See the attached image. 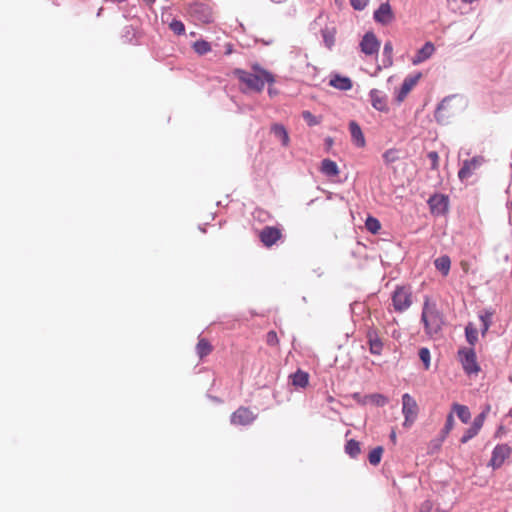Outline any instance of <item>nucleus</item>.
Wrapping results in <instances>:
<instances>
[{"mask_svg": "<svg viewBox=\"0 0 512 512\" xmlns=\"http://www.w3.org/2000/svg\"><path fill=\"white\" fill-rule=\"evenodd\" d=\"M435 47L434 44L430 41L426 42L414 55L412 58L413 65H419L426 60H428L434 53Z\"/></svg>", "mask_w": 512, "mask_h": 512, "instance_id": "nucleus-18", "label": "nucleus"}, {"mask_svg": "<svg viewBox=\"0 0 512 512\" xmlns=\"http://www.w3.org/2000/svg\"><path fill=\"white\" fill-rule=\"evenodd\" d=\"M302 116L309 126H316L320 123V120L308 110L303 111Z\"/></svg>", "mask_w": 512, "mask_h": 512, "instance_id": "nucleus-40", "label": "nucleus"}, {"mask_svg": "<svg viewBox=\"0 0 512 512\" xmlns=\"http://www.w3.org/2000/svg\"><path fill=\"white\" fill-rule=\"evenodd\" d=\"M268 92L270 95L274 94V91L271 88H269Z\"/></svg>", "mask_w": 512, "mask_h": 512, "instance_id": "nucleus-52", "label": "nucleus"}, {"mask_svg": "<svg viewBox=\"0 0 512 512\" xmlns=\"http://www.w3.org/2000/svg\"><path fill=\"white\" fill-rule=\"evenodd\" d=\"M349 131H350L351 139H352V142L354 143V145L359 148L364 147L366 144V141H365V137L363 135V132H362L359 124L355 121H351L349 123Z\"/></svg>", "mask_w": 512, "mask_h": 512, "instance_id": "nucleus-19", "label": "nucleus"}, {"mask_svg": "<svg viewBox=\"0 0 512 512\" xmlns=\"http://www.w3.org/2000/svg\"><path fill=\"white\" fill-rule=\"evenodd\" d=\"M292 384L296 387L304 388L308 385L309 376L308 373L297 370L294 374L290 376Z\"/></svg>", "mask_w": 512, "mask_h": 512, "instance_id": "nucleus-25", "label": "nucleus"}, {"mask_svg": "<svg viewBox=\"0 0 512 512\" xmlns=\"http://www.w3.org/2000/svg\"><path fill=\"white\" fill-rule=\"evenodd\" d=\"M125 29H126V34H129L130 31L133 30V28L131 26H126Z\"/></svg>", "mask_w": 512, "mask_h": 512, "instance_id": "nucleus-49", "label": "nucleus"}, {"mask_svg": "<svg viewBox=\"0 0 512 512\" xmlns=\"http://www.w3.org/2000/svg\"><path fill=\"white\" fill-rule=\"evenodd\" d=\"M369 351L373 355H381L383 351V342L375 329H369L366 333Z\"/></svg>", "mask_w": 512, "mask_h": 512, "instance_id": "nucleus-15", "label": "nucleus"}, {"mask_svg": "<svg viewBox=\"0 0 512 512\" xmlns=\"http://www.w3.org/2000/svg\"><path fill=\"white\" fill-rule=\"evenodd\" d=\"M419 413V407L414 399L409 393H404L402 395V414L404 416L403 426L405 428H410L417 419Z\"/></svg>", "mask_w": 512, "mask_h": 512, "instance_id": "nucleus-3", "label": "nucleus"}, {"mask_svg": "<svg viewBox=\"0 0 512 512\" xmlns=\"http://www.w3.org/2000/svg\"><path fill=\"white\" fill-rule=\"evenodd\" d=\"M321 35L324 45L331 50L335 44L336 28L326 26L321 29Z\"/></svg>", "mask_w": 512, "mask_h": 512, "instance_id": "nucleus-23", "label": "nucleus"}, {"mask_svg": "<svg viewBox=\"0 0 512 512\" xmlns=\"http://www.w3.org/2000/svg\"><path fill=\"white\" fill-rule=\"evenodd\" d=\"M392 53H393V45L390 41H387L383 47V65H384V67H388V66L392 65V63H393Z\"/></svg>", "mask_w": 512, "mask_h": 512, "instance_id": "nucleus-29", "label": "nucleus"}, {"mask_svg": "<svg viewBox=\"0 0 512 512\" xmlns=\"http://www.w3.org/2000/svg\"><path fill=\"white\" fill-rule=\"evenodd\" d=\"M380 48V42L373 32H366L360 42L361 52L365 55L377 54Z\"/></svg>", "mask_w": 512, "mask_h": 512, "instance_id": "nucleus-7", "label": "nucleus"}, {"mask_svg": "<svg viewBox=\"0 0 512 512\" xmlns=\"http://www.w3.org/2000/svg\"><path fill=\"white\" fill-rule=\"evenodd\" d=\"M428 158L431 160V169L435 170L438 168L439 156L435 151H431L428 153Z\"/></svg>", "mask_w": 512, "mask_h": 512, "instance_id": "nucleus-45", "label": "nucleus"}, {"mask_svg": "<svg viewBox=\"0 0 512 512\" xmlns=\"http://www.w3.org/2000/svg\"><path fill=\"white\" fill-rule=\"evenodd\" d=\"M452 409L457 414L461 422L467 424L470 421L471 413L467 406L454 403Z\"/></svg>", "mask_w": 512, "mask_h": 512, "instance_id": "nucleus-26", "label": "nucleus"}, {"mask_svg": "<svg viewBox=\"0 0 512 512\" xmlns=\"http://www.w3.org/2000/svg\"><path fill=\"white\" fill-rule=\"evenodd\" d=\"M451 96L445 97L437 106L434 117L439 124H447L453 112L450 111Z\"/></svg>", "mask_w": 512, "mask_h": 512, "instance_id": "nucleus-9", "label": "nucleus"}, {"mask_svg": "<svg viewBox=\"0 0 512 512\" xmlns=\"http://www.w3.org/2000/svg\"><path fill=\"white\" fill-rule=\"evenodd\" d=\"M481 330H482L483 335L488 331V330H485V326H482Z\"/></svg>", "mask_w": 512, "mask_h": 512, "instance_id": "nucleus-51", "label": "nucleus"}, {"mask_svg": "<svg viewBox=\"0 0 512 512\" xmlns=\"http://www.w3.org/2000/svg\"><path fill=\"white\" fill-rule=\"evenodd\" d=\"M271 133L280 140L282 146L287 147L290 142V138L286 128L279 123H275L271 126Z\"/></svg>", "mask_w": 512, "mask_h": 512, "instance_id": "nucleus-21", "label": "nucleus"}, {"mask_svg": "<svg viewBox=\"0 0 512 512\" xmlns=\"http://www.w3.org/2000/svg\"><path fill=\"white\" fill-rule=\"evenodd\" d=\"M255 420V415L248 408L240 407L231 415V423L234 425H249Z\"/></svg>", "mask_w": 512, "mask_h": 512, "instance_id": "nucleus-13", "label": "nucleus"}, {"mask_svg": "<svg viewBox=\"0 0 512 512\" xmlns=\"http://www.w3.org/2000/svg\"><path fill=\"white\" fill-rule=\"evenodd\" d=\"M350 3L355 10L361 11L366 8L369 0H350Z\"/></svg>", "mask_w": 512, "mask_h": 512, "instance_id": "nucleus-42", "label": "nucleus"}, {"mask_svg": "<svg viewBox=\"0 0 512 512\" xmlns=\"http://www.w3.org/2000/svg\"><path fill=\"white\" fill-rule=\"evenodd\" d=\"M329 85L341 91H347L352 88V81L349 77L339 74L331 75Z\"/></svg>", "mask_w": 512, "mask_h": 512, "instance_id": "nucleus-20", "label": "nucleus"}, {"mask_svg": "<svg viewBox=\"0 0 512 512\" xmlns=\"http://www.w3.org/2000/svg\"><path fill=\"white\" fill-rule=\"evenodd\" d=\"M435 268L443 275L447 276L451 267L450 257L442 255L434 260Z\"/></svg>", "mask_w": 512, "mask_h": 512, "instance_id": "nucleus-24", "label": "nucleus"}, {"mask_svg": "<svg viewBox=\"0 0 512 512\" xmlns=\"http://www.w3.org/2000/svg\"><path fill=\"white\" fill-rule=\"evenodd\" d=\"M374 20L382 25H388L394 20L392 8L388 2L380 4L377 10L374 11Z\"/></svg>", "mask_w": 512, "mask_h": 512, "instance_id": "nucleus-12", "label": "nucleus"}, {"mask_svg": "<svg viewBox=\"0 0 512 512\" xmlns=\"http://www.w3.org/2000/svg\"><path fill=\"white\" fill-rule=\"evenodd\" d=\"M419 358L423 362L425 369L428 370L430 367V360H431L430 350L426 347L420 348Z\"/></svg>", "mask_w": 512, "mask_h": 512, "instance_id": "nucleus-38", "label": "nucleus"}, {"mask_svg": "<svg viewBox=\"0 0 512 512\" xmlns=\"http://www.w3.org/2000/svg\"><path fill=\"white\" fill-rule=\"evenodd\" d=\"M169 28L176 34V35H183L185 33V25L182 21L173 19L170 24Z\"/></svg>", "mask_w": 512, "mask_h": 512, "instance_id": "nucleus-34", "label": "nucleus"}, {"mask_svg": "<svg viewBox=\"0 0 512 512\" xmlns=\"http://www.w3.org/2000/svg\"><path fill=\"white\" fill-rule=\"evenodd\" d=\"M392 304L397 312H404L412 305V293L405 286H397L392 293Z\"/></svg>", "mask_w": 512, "mask_h": 512, "instance_id": "nucleus-4", "label": "nucleus"}, {"mask_svg": "<svg viewBox=\"0 0 512 512\" xmlns=\"http://www.w3.org/2000/svg\"><path fill=\"white\" fill-rule=\"evenodd\" d=\"M463 370L466 374H477L480 367L476 360V354L473 349H461L458 352Z\"/></svg>", "mask_w": 512, "mask_h": 512, "instance_id": "nucleus-5", "label": "nucleus"}, {"mask_svg": "<svg viewBox=\"0 0 512 512\" xmlns=\"http://www.w3.org/2000/svg\"><path fill=\"white\" fill-rule=\"evenodd\" d=\"M370 102L374 109L384 112L387 111V97L386 95L378 90V89H371L369 92Z\"/></svg>", "mask_w": 512, "mask_h": 512, "instance_id": "nucleus-17", "label": "nucleus"}, {"mask_svg": "<svg viewBox=\"0 0 512 512\" xmlns=\"http://www.w3.org/2000/svg\"><path fill=\"white\" fill-rule=\"evenodd\" d=\"M510 453L511 448L507 444L496 445L492 451L489 465L492 466L493 469L500 468Z\"/></svg>", "mask_w": 512, "mask_h": 512, "instance_id": "nucleus-8", "label": "nucleus"}, {"mask_svg": "<svg viewBox=\"0 0 512 512\" xmlns=\"http://www.w3.org/2000/svg\"><path fill=\"white\" fill-rule=\"evenodd\" d=\"M431 511H432V503L429 500L424 501L420 506L419 512H431Z\"/></svg>", "mask_w": 512, "mask_h": 512, "instance_id": "nucleus-47", "label": "nucleus"}, {"mask_svg": "<svg viewBox=\"0 0 512 512\" xmlns=\"http://www.w3.org/2000/svg\"><path fill=\"white\" fill-rule=\"evenodd\" d=\"M194 51L199 55H204L211 50V45L205 40H197L193 44Z\"/></svg>", "mask_w": 512, "mask_h": 512, "instance_id": "nucleus-33", "label": "nucleus"}, {"mask_svg": "<svg viewBox=\"0 0 512 512\" xmlns=\"http://www.w3.org/2000/svg\"><path fill=\"white\" fill-rule=\"evenodd\" d=\"M345 452L351 458H356L361 452L360 443L354 439L348 440L345 445Z\"/></svg>", "mask_w": 512, "mask_h": 512, "instance_id": "nucleus-28", "label": "nucleus"}, {"mask_svg": "<svg viewBox=\"0 0 512 512\" xmlns=\"http://www.w3.org/2000/svg\"><path fill=\"white\" fill-rule=\"evenodd\" d=\"M365 227L372 234H377L381 229V224L377 218L368 216L365 221Z\"/></svg>", "mask_w": 512, "mask_h": 512, "instance_id": "nucleus-32", "label": "nucleus"}, {"mask_svg": "<svg viewBox=\"0 0 512 512\" xmlns=\"http://www.w3.org/2000/svg\"><path fill=\"white\" fill-rule=\"evenodd\" d=\"M420 77H421V73H418L416 75H409V76L405 77V79L403 80V83L401 84V87L396 95V100L399 103L402 102L406 98L408 93L417 84Z\"/></svg>", "mask_w": 512, "mask_h": 512, "instance_id": "nucleus-14", "label": "nucleus"}, {"mask_svg": "<svg viewBox=\"0 0 512 512\" xmlns=\"http://www.w3.org/2000/svg\"><path fill=\"white\" fill-rule=\"evenodd\" d=\"M484 159L481 156H475L470 160H465L462 164V167L458 171V177L460 180L468 179L477 168H479Z\"/></svg>", "mask_w": 512, "mask_h": 512, "instance_id": "nucleus-10", "label": "nucleus"}, {"mask_svg": "<svg viewBox=\"0 0 512 512\" xmlns=\"http://www.w3.org/2000/svg\"><path fill=\"white\" fill-rule=\"evenodd\" d=\"M480 321L482 323V326H485V330H488L492 323V313L486 312L480 315Z\"/></svg>", "mask_w": 512, "mask_h": 512, "instance_id": "nucleus-41", "label": "nucleus"}, {"mask_svg": "<svg viewBox=\"0 0 512 512\" xmlns=\"http://www.w3.org/2000/svg\"><path fill=\"white\" fill-rule=\"evenodd\" d=\"M431 211L435 214L441 215L448 210V198L444 195L435 194L428 200Z\"/></svg>", "mask_w": 512, "mask_h": 512, "instance_id": "nucleus-16", "label": "nucleus"}, {"mask_svg": "<svg viewBox=\"0 0 512 512\" xmlns=\"http://www.w3.org/2000/svg\"><path fill=\"white\" fill-rule=\"evenodd\" d=\"M278 336H277V333L275 331H269L266 335V342L268 345L270 346H275L276 344H278Z\"/></svg>", "mask_w": 512, "mask_h": 512, "instance_id": "nucleus-43", "label": "nucleus"}, {"mask_svg": "<svg viewBox=\"0 0 512 512\" xmlns=\"http://www.w3.org/2000/svg\"><path fill=\"white\" fill-rule=\"evenodd\" d=\"M212 351L211 344L204 338L199 339L196 345V353L200 359L204 358Z\"/></svg>", "mask_w": 512, "mask_h": 512, "instance_id": "nucleus-27", "label": "nucleus"}, {"mask_svg": "<svg viewBox=\"0 0 512 512\" xmlns=\"http://www.w3.org/2000/svg\"><path fill=\"white\" fill-rule=\"evenodd\" d=\"M421 322L424 324L425 332L430 337L436 336L441 332L444 319L442 313L435 304L425 300L421 313Z\"/></svg>", "mask_w": 512, "mask_h": 512, "instance_id": "nucleus-2", "label": "nucleus"}, {"mask_svg": "<svg viewBox=\"0 0 512 512\" xmlns=\"http://www.w3.org/2000/svg\"><path fill=\"white\" fill-rule=\"evenodd\" d=\"M234 75L248 90L254 92H261L266 83L272 84L275 82L274 75L262 68L259 64L252 66V72L243 69H235Z\"/></svg>", "mask_w": 512, "mask_h": 512, "instance_id": "nucleus-1", "label": "nucleus"}, {"mask_svg": "<svg viewBox=\"0 0 512 512\" xmlns=\"http://www.w3.org/2000/svg\"><path fill=\"white\" fill-rule=\"evenodd\" d=\"M478 433L479 431L471 425L462 435L460 442L465 444L474 438Z\"/></svg>", "mask_w": 512, "mask_h": 512, "instance_id": "nucleus-39", "label": "nucleus"}, {"mask_svg": "<svg viewBox=\"0 0 512 512\" xmlns=\"http://www.w3.org/2000/svg\"><path fill=\"white\" fill-rule=\"evenodd\" d=\"M383 159L385 162L387 163H391V162H394L396 160V155H395V151L394 150H387L384 154H383Z\"/></svg>", "mask_w": 512, "mask_h": 512, "instance_id": "nucleus-46", "label": "nucleus"}, {"mask_svg": "<svg viewBox=\"0 0 512 512\" xmlns=\"http://www.w3.org/2000/svg\"><path fill=\"white\" fill-rule=\"evenodd\" d=\"M465 336L467 342L474 345L478 339V332L476 329L472 328L471 325H468L465 328Z\"/></svg>", "mask_w": 512, "mask_h": 512, "instance_id": "nucleus-37", "label": "nucleus"}, {"mask_svg": "<svg viewBox=\"0 0 512 512\" xmlns=\"http://www.w3.org/2000/svg\"><path fill=\"white\" fill-rule=\"evenodd\" d=\"M102 8L99 9L97 15L99 16L101 14Z\"/></svg>", "mask_w": 512, "mask_h": 512, "instance_id": "nucleus-53", "label": "nucleus"}, {"mask_svg": "<svg viewBox=\"0 0 512 512\" xmlns=\"http://www.w3.org/2000/svg\"><path fill=\"white\" fill-rule=\"evenodd\" d=\"M444 440H445V438H443L442 436H440L439 438L433 439L430 442V446H429L431 449V453H433L436 450H439L440 447L442 446V443Z\"/></svg>", "mask_w": 512, "mask_h": 512, "instance_id": "nucleus-44", "label": "nucleus"}, {"mask_svg": "<svg viewBox=\"0 0 512 512\" xmlns=\"http://www.w3.org/2000/svg\"><path fill=\"white\" fill-rule=\"evenodd\" d=\"M383 454V447L377 446L372 449L368 455L369 463L376 466L380 463Z\"/></svg>", "mask_w": 512, "mask_h": 512, "instance_id": "nucleus-31", "label": "nucleus"}, {"mask_svg": "<svg viewBox=\"0 0 512 512\" xmlns=\"http://www.w3.org/2000/svg\"><path fill=\"white\" fill-rule=\"evenodd\" d=\"M320 171L327 177H335L339 174L337 163L328 158L322 160Z\"/></svg>", "mask_w": 512, "mask_h": 512, "instance_id": "nucleus-22", "label": "nucleus"}, {"mask_svg": "<svg viewBox=\"0 0 512 512\" xmlns=\"http://www.w3.org/2000/svg\"><path fill=\"white\" fill-rule=\"evenodd\" d=\"M264 246L271 247L281 238V231L277 227L265 226L259 233Z\"/></svg>", "mask_w": 512, "mask_h": 512, "instance_id": "nucleus-11", "label": "nucleus"}, {"mask_svg": "<svg viewBox=\"0 0 512 512\" xmlns=\"http://www.w3.org/2000/svg\"><path fill=\"white\" fill-rule=\"evenodd\" d=\"M511 416H512V409H511V412H510Z\"/></svg>", "mask_w": 512, "mask_h": 512, "instance_id": "nucleus-54", "label": "nucleus"}, {"mask_svg": "<svg viewBox=\"0 0 512 512\" xmlns=\"http://www.w3.org/2000/svg\"><path fill=\"white\" fill-rule=\"evenodd\" d=\"M189 12L195 20L201 23H210L213 21L211 9L203 3H194L190 6Z\"/></svg>", "mask_w": 512, "mask_h": 512, "instance_id": "nucleus-6", "label": "nucleus"}, {"mask_svg": "<svg viewBox=\"0 0 512 512\" xmlns=\"http://www.w3.org/2000/svg\"><path fill=\"white\" fill-rule=\"evenodd\" d=\"M365 399L378 407L385 406L389 401V399L386 396L379 393L367 395Z\"/></svg>", "mask_w": 512, "mask_h": 512, "instance_id": "nucleus-30", "label": "nucleus"}, {"mask_svg": "<svg viewBox=\"0 0 512 512\" xmlns=\"http://www.w3.org/2000/svg\"><path fill=\"white\" fill-rule=\"evenodd\" d=\"M389 438H390V440H391L394 444L396 443V441H397V436H396V432H395V430H392V431H391V433H390V435H389Z\"/></svg>", "mask_w": 512, "mask_h": 512, "instance_id": "nucleus-48", "label": "nucleus"}, {"mask_svg": "<svg viewBox=\"0 0 512 512\" xmlns=\"http://www.w3.org/2000/svg\"><path fill=\"white\" fill-rule=\"evenodd\" d=\"M454 426V416L452 413L448 414L446 417L445 425L443 429L441 430V436L443 438H446L447 435L450 433V431L453 429Z\"/></svg>", "mask_w": 512, "mask_h": 512, "instance_id": "nucleus-36", "label": "nucleus"}, {"mask_svg": "<svg viewBox=\"0 0 512 512\" xmlns=\"http://www.w3.org/2000/svg\"><path fill=\"white\" fill-rule=\"evenodd\" d=\"M490 407L487 406L486 409L484 411H482L480 414H478L474 420H473V423H472V426L474 428H476L478 431H480V429L482 428L483 426V423L485 421V418H486V415L489 411Z\"/></svg>", "mask_w": 512, "mask_h": 512, "instance_id": "nucleus-35", "label": "nucleus"}, {"mask_svg": "<svg viewBox=\"0 0 512 512\" xmlns=\"http://www.w3.org/2000/svg\"><path fill=\"white\" fill-rule=\"evenodd\" d=\"M271 1H272V2H274V3H282V2H284L285 0H271Z\"/></svg>", "mask_w": 512, "mask_h": 512, "instance_id": "nucleus-50", "label": "nucleus"}]
</instances>
